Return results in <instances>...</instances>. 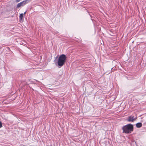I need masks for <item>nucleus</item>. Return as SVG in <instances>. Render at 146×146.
<instances>
[{"label": "nucleus", "mask_w": 146, "mask_h": 146, "mask_svg": "<svg viewBox=\"0 0 146 146\" xmlns=\"http://www.w3.org/2000/svg\"><path fill=\"white\" fill-rule=\"evenodd\" d=\"M19 19L20 20H22L23 19V13H21L19 15Z\"/></svg>", "instance_id": "obj_6"}, {"label": "nucleus", "mask_w": 146, "mask_h": 146, "mask_svg": "<svg viewBox=\"0 0 146 146\" xmlns=\"http://www.w3.org/2000/svg\"><path fill=\"white\" fill-rule=\"evenodd\" d=\"M2 127V124L1 122L0 121V128Z\"/></svg>", "instance_id": "obj_7"}, {"label": "nucleus", "mask_w": 146, "mask_h": 146, "mask_svg": "<svg viewBox=\"0 0 146 146\" xmlns=\"http://www.w3.org/2000/svg\"><path fill=\"white\" fill-rule=\"evenodd\" d=\"M136 126L137 128L141 127L142 125V124L141 123H138L136 125Z\"/></svg>", "instance_id": "obj_5"}, {"label": "nucleus", "mask_w": 146, "mask_h": 146, "mask_svg": "<svg viewBox=\"0 0 146 146\" xmlns=\"http://www.w3.org/2000/svg\"><path fill=\"white\" fill-rule=\"evenodd\" d=\"M29 1V0H26L24 1L19 3L17 5V8H19V7L23 6L25 5L27 3H28Z\"/></svg>", "instance_id": "obj_3"}, {"label": "nucleus", "mask_w": 146, "mask_h": 146, "mask_svg": "<svg viewBox=\"0 0 146 146\" xmlns=\"http://www.w3.org/2000/svg\"><path fill=\"white\" fill-rule=\"evenodd\" d=\"M26 13V12H25L23 14H25Z\"/></svg>", "instance_id": "obj_8"}, {"label": "nucleus", "mask_w": 146, "mask_h": 146, "mask_svg": "<svg viewBox=\"0 0 146 146\" xmlns=\"http://www.w3.org/2000/svg\"><path fill=\"white\" fill-rule=\"evenodd\" d=\"M66 60V57L64 54H62L60 55L58 58L57 62L58 66L61 67L63 65Z\"/></svg>", "instance_id": "obj_2"}, {"label": "nucleus", "mask_w": 146, "mask_h": 146, "mask_svg": "<svg viewBox=\"0 0 146 146\" xmlns=\"http://www.w3.org/2000/svg\"><path fill=\"white\" fill-rule=\"evenodd\" d=\"M122 128L123 130V133H129L133 131V125L132 124H129L123 126Z\"/></svg>", "instance_id": "obj_1"}, {"label": "nucleus", "mask_w": 146, "mask_h": 146, "mask_svg": "<svg viewBox=\"0 0 146 146\" xmlns=\"http://www.w3.org/2000/svg\"><path fill=\"white\" fill-rule=\"evenodd\" d=\"M136 119L137 117H135L134 116L131 115L129 117L127 121L129 122H133Z\"/></svg>", "instance_id": "obj_4"}]
</instances>
